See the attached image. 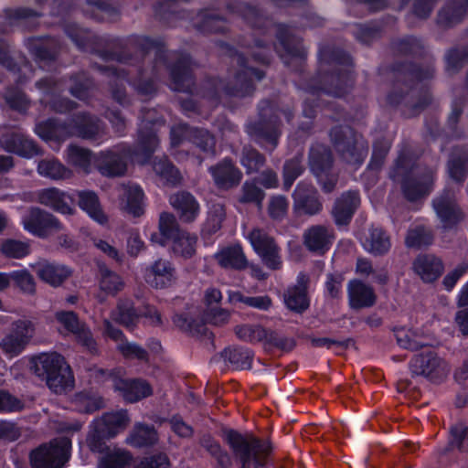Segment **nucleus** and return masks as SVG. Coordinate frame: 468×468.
I'll return each instance as SVG.
<instances>
[{
	"label": "nucleus",
	"mask_w": 468,
	"mask_h": 468,
	"mask_svg": "<svg viewBox=\"0 0 468 468\" xmlns=\"http://www.w3.org/2000/svg\"><path fill=\"white\" fill-rule=\"evenodd\" d=\"M113 387L125 400L130 402L137 401L152 393V388L148 383L140 379L116 378L113 380Z\"/></svg>",
	"instance_id": "obj_34"
},
{
	"label": "nucleus",
	"mask_w": 468,
	"mask_h": 468,
	"mask_svg": "<svg viewBox=\"0 0 468 468\" xmlns=\"http://www.w3.org/2000/svg\"><path fill=\"white\" fill-rule=\"evenodd\" d=\"M37 172L40 176L50 179H62L69 176V172L62 164L54 159H45L39 162Z\"/></svg>",
	"instance_id": "obj_53"
},
{
	"label": "nucleus",
	"mask_w": 468,
	"mask_h": 468,
	"mask_svg": "<svg viewBox=\"0 0 468 468\" xmlns=\"http://www.w3.org/2000/svg\"><path fill=\"white\" fill-rule=\"evenodd\" d=\"M391 45L393 51L400 55L420 54L423 49L422 42L413 37L395 40Z\"/></svg>",
	"instance_id": "obj_59"
},
{
	"label": "nucleus",
	"mask_w": 468,
	"mask_h": 468,
	"mask_svg": "<svg viewBox=\"0 0 468 468\" xmlns=\"http://www.w3.org/2000/svg\"><path fill=\"white\" fill-rule=\"evenodd\" d=\"M392 71L394 77L397 79L396 85L402 81L406 84L407 88H409L408 82L421 81L433 78L435 69L431 64L420 67L405 62L395 64L392 68ZM396 88L397 86H395V89Z\"/></svg>",
	"instance_id": "obj_27"
},
{
	"label": "nucleus",
	"mask_w": 468,
	"mask_h": 468,
	"mask_svg": "<svg viewBox=\"0 0 468 468\" xmlns=\"http://www.w3.org/2000/svg\"><path fill=\"white\" fill-rule=\"evenodd\" d=\"M395 337L398 345L405 349L417 351L425 346V344L419 340L416 334L406 328L397 329Z\"/></svg>",
	"instance_id": "obj_60"
},
{
	"label": "nucleus",
	"mask_w": 468,
	"mask_h": 468,
	"mask_svg": "<svg viewBox=\"0 0 468 468\" xmlns=\"http://www.w3.org/2000/svg\"><path fill=\"white\" fill-rule=\"evenodd\" d=\"M119 207L121 210L140 217L144 213V192L136 184L123 185L120 187Z\"/></svg>",
	"instance_id": "obj_26"
},
{
	"label": "nucleus",
	"mask_w": 468,
	"mask_h": 468,
	"mask_svg": "<svg viewBox=\"0 0 468 468\" xmlns=\"http://www.w3.org/2000/svg\"><path fill=\"white\" fill-rule=\"evenodd\" d=\"M292 198L295 213L312 217L323 210L320 195L312 184L299 182L292 193Z\"/></svg>",
	"instance_id": "obj_17"
},
{
	"label": "nucleus",
	"mask_w": 468,
	"mask_h": 468,
	"mask_svg": "<svg viewBox=\"0 0 468 468\" xmlns=\"http://www.w3.org/2000/svg\"><path fill=\"white\" fill-rule=\"evenodd\" d=\"M32 363L34 372L46 381L52 392L62 394L73 388L71 369L62 356L45 353L33 358Z\"/></svg>",
	"instance_id": "obj_7"
},
{
	"label": "nucleus",
	"mask_w": 468,
	"mask_h": 468,
	"mask_svg": "<svg viewBox=\"0 0 468 468\" xmlns=\"http://www.w3.org/2000/svg\"><path fill=\"white\" fill-rule=\"evenodd\" d=\"M130 419L124 410L104 414L93 420L87 438V443L91 452H101L104 450L105 439L114 437L125 429Z\"/></svg>",
	"instance_id": "obj_11"
},
{
	"label": "nucleus",
	"mask_w": 468,
	"mask_h": 468,
	"mask_svg": "<svg viewBox=\"0 0 468 468\" xmlns=\"http://www.w3.org/2000/svg\"><path fill=\"white\" fill-rule=\"evenodd\" d=\"M172 277L171 268L164 261H158L152 268L148 275V282L156 288L165 286Z\"/></svg>",
	"instance_id": "obj_56"
},
{
	"label": "nucleus",
	"mask_w": 468,
	"mask_h": 468,
	"mask_svg": "<svg viewBox=\"0 0 468 468\" xmlns=\"http://www.w3.org/2000/svg\"><path fill=\"white\" fill-rule=\"evenodd\" d=\"M39 279L52 285H60L71 273L70 270L61 264L50 263L45 261L33 265Z\"/></svg>",
	"instance_id": "obj_36"
},
{
	"label": "nucleus",
	"mask_w": 468,
	"mask_h": 468,
	"mask_svg": "<svg viewBox=\"0 0 468 468\" xmlns=\"http://www.w3.org/2000/svg\"><path fill=\"white\" fill-rule=\"evenodd\" d=\"M221 356L228 361L234 369L248 370L250 369L254 354L246 347L230 346L221 352Z\"/></svg>",
	"instance_id": "obj_40"
},
{
	"label": "nucleus",
	"mask_w": 468,
	"mask_h": 468,
	"mask_svg": "<svg viewBox=\"0 0 468 468\" xmlns=\"http://www.w3.org/2000/svg\"><path fill=\"white\" fill-rule=\"evenodd\" d=\"M410 368L413 376H422L433 382L442 381L450 373L447 363L432 350L415 355Z\"/></svg>",
	"instance_id": "obj_14"
},
{
	"label": "nucleus",
	"mask_w": 468,
	"mask_h": 468,
	"mask_svg": "<svg viewBox=\"0 0 468 468\" xmlns=\"http://www.w3.org/2000/svg\"><path fill=\"white\" fill-rule=\"evenodd\" d=\"M308 278L305 274L300 273L297 284L288 288L284 293V303L291 311L303 314L309 308L310 302L307 295Z\"/></svg>",
	"instance_id": "obj_30"
},
{
	"label": "nucleus",
	"mask_w": 468,
	"mask_h": 468,
	"mask_svg": "<svg viewBox=\"0 0 468 468\" xmlns=\"http://www.w3.org/2000/svg\"><path fill=\"white\" fill-rule=\"evenodd\" d=\"M10 282L25 293L32 294L36 291V283L32 275L26 270H17L10 272Z\"/></svg>",
	"instance_id": "obj_63"
},
{
	"label": "nucleus",
	"mask_w": 468,
	"mask_h": 468,
	"mask_svg": "<svg viewBox=\"0 0 468 468\" xmlns=\"http://www.w3.org/2000/svg\"><path fill=\"white\" fill-rule=\"evenodd\" d=\"M112 319L126 327H130L137 322L139 314L133 310L132 303L125 300L119 302L116 310L112 314Z\"/></svg>",
	"instance_id": "obj_52"
},
{
	"label": "nucleus",
	"mask_w": 468,
	"mask_h": 468,
	"mask_svg": "<svg viewBox=\"0 0 468 468\" xmlns=\"http://www.w3.org/2000/svg\"><path fill=\"white\" fill-rule=\"evenodd\" d=\"M282 123L279 110L270 101H261L259 104V120L250 122L246 126V132L255 143L264 147L271 145V151L279 144L282 134Z\"/></svg>",
	"instance_id": "obj_9"
},
{
	"label": "nucleus",
	"mask_w": 468,
	"mask_h": 468,
	"mask_svg": "<svg viewBox=\"0 0 468 468\" xmlns=\"http://www.w3.org/2000/svg\"><path fill=\"white\" fill-rule=\"evenodd\" d=\"M128 152L123 148L101 152L98 156H92L87 149L70 145L67 153V162L77 171L90 173L92 165H96L101 175L119 176L124 175Z\"/></svg>",
	"instance_id": "obj_3"
},
{
	"label": "nucleus",
	"mask_w": 468,
	"mask_h": 468,
	"mask_svg": "<svg viewBox=\"0 0 468 468\" xmlns=\"http://www.w3.org/2000/svg\"><path fill=\"white\" fill-rule=\"evenodd\" d=\"M265 196V192L255 182L247 180L242 184L237 200L240 204H253L261 208Z\"/></svg>",
	"instance_id": "obj_47"
},
{
	"label": "nucleus",
	"mask_w": 468,
	"mask_h": 468,
	"mask_svg": "<svg viewBox=\"0 0 468 468\" xmlns=\"http://www.w3.org/2000/svg\"><path fill=\"white\" fill-rule=\"evenodd\" d=\"M228 9L231 13H237L255 34L264 37L263 39H254L253 45H244L250 49L254 48L261 49L259 52H250L256 62L266 65L270 63L268 45L271 39L270 31L273 27H276V37L285 52L294 58H304L305 50L303 47L300 40L293 37L288 26L284 24L275 25L271 17L264 16L256 6L249 4L240 3L235 6L228 5Z\"/></svg>",
	"instance_id": "obj_2"
},
{
	"label": "nucleus",
	"mask_w": 468,
	"mask_h": 468,
	"mask_svg": "<svg viewBox=\"0 0 468 468\" xmlns=\"http://www.w3.org/2000/svg\"><path fill=\"white\" fill-rule=\"evenodd\" d=\"M410 160L405 154L399 155L394 168L390 173L393 180L403 176L402 193L410 202L416 201L431 191L435 170L420 164L410 165Z\"/></svg>",
	"instance_id": "obj_4"
},
{
	"label": "nucleus",
	"mask_w": 468,
	"mask_h": 468,
	"mask_svg": "<svg viewBox=\"0 0 468 468\" xmlns=\"http://www.w3.org/2000/svg\"><path fill=\"white\" fill-rule=\"evenodd\" d=\"M214 186L223 191H229L239 186L243 178L241 170L230 157H225L208 168Z\"/></svg>",
	"instance_id": "obj_18"
},
{
	"label": "nucleus",
	"mask_w": 468,
	"mask_h": 468,
	"mask_svg": "<svg viewBox=\"0 0 468 468\" xmlns=\"http://www.w3.org/2000/svg\"><path fill=\"white\" fill-rule=\"evenodd\" d=\"M186 143H191L204 152L212 151L215 146V139L208 132L177 123V148Z\"/></svg>",
	"instance_id": "obj_24"
},
{
	"label": "nucleus",
	"mask_w": 468,
	"mask_h": 468,
	"mask_svg": "<svg viewBox=\"0 0 468 468\" xmlns=\"http://www.w3.org/2000/svg\"><path fill=\"white\" fill-rule=\"evenodd\" d=\"M218 46L224 54L231 58V65L239 67L234 75V83L228 84L224 88L226 93L236 97H245L252 94L254 86L251 77L254 76L257 80H261L265 77L264 71L248 67L245 58L230 45L219 42Z\"/></svg>",
	"instance_id": "obj_10"
},
{
	"label": "nucleus",
	"mask_w": 468,
	"mask_h": 468,
	"mask_svg": "<svg viewBox=\"0 0 468 468\" xmlns=\"http://www.w3.org/2000/svg\"><path fill=\"white\" fill-rule=\"evenodd\" d=\"M177 327L186 334L195 337H207L213 340L214 335L209 332L203 320L181 315L177 317Z\"/></svg>",
	"instance_id": "obj_45"
},
{
	"label": "nucleus",
	"mask_w": 468,
	"mask_h": 468,
	"mask_svg": "<svg viewBox=\"0 0 468 468\" xmlns=\"http://www.w3.org/2000/svg\"><path fill=\"white\" fill-rule=\"evenodd\" d=\"M57 321L68 331L74 334L78 341L89 351L96 350V343L89 328L81 324L77 315L70 311H59L56 313Z\"/></svg>",
	"instance_id": "obj_21"
},
{
	"label": "nucleus",
	"mask_w": 468,
	"mask_h": 468,
	"mask_svg": "<svg viewBox=\"0 0 468 468\" xmlns=\"http://www.w3.org/2000/svg\"><path fill=\"white\" fill-rule=\"evenodd\" d=\"M71 441L68 437L53 440L49 445H43L30 454L33 468H63L69 461Z\"/></svg>",
	"instance_id": "obj_12"
},
{
	"label": "nucleus",
	"mask_w": 468,
	"mask_h": 468,
	"mask_svg": "<svg viewBox=\"0 0 468 468\" xmlns=\"http://www.w3.org/2000/svg\"><path fill=\"white\" fill-rule=\"evenodd\" d=\"M308 164L314 176L331 171L334 165L331 149L322 144L312 145L308 154Z\"/></svg>",
	"instance_id": "obj_35"
},
{
	"label": "nucleus",
	"mask_w": 468,
	"mask_h": 468,
	"mask_svg": "<svg viewBox=\"0 0 468 468\" xmlns=\"http://www.w3.org/2000/svg\"><path fill=\"white\" fill-rule=\"evenodd\" d=\"M360 206L358 191L348 190L335 198L330 215L337 228L347 227Z\"/></svg>",
	"instance_id": "obj_20"
},
{
	"label": "nucleus",
	"mask_w": 468,
	"mask_h": 468,
	"mask_svg": "<svg viewBox=\"0 0 468 468\" xmlns=\"http://www.w3.org/2000/svg\"><path fill=\"white\" fill-rule=\"evenodd\" d=\"M36 133L46 142H60L67 137L75 135L84 139L96 140L103 132V127L97 118L79 113L72 122L64 125L54 121L37 124Z\"/></svg>",
	"instance_id": "obj_6"
},
{
	"label": "nucleus",
	"mask_w": 468,
	"mask_h": 468,
	"mask_svg": "<svg viewBox=\"0 0 468 468\" xmlns=\"http://www.w3.org/2000/svg\"><path fill=\"white\" fill-rule=\"evenodd\" d=\"M0 144L5 151L26 158H32L39 154L32 140L17 133H7L2 135Z\"/></svg>",
	"instance_id": "obj_33"
},
{
	"label": "nucleus",
	"mask_w": 468,
	"mask_h": 468,
	"mask_svg": "<svg viewBox=\"0 0 468 468\" xmlns=\"http://www.w3.org/2000/svg\"><path fill=\"white\" fill-rule=\"evenodd\" d=\"M37 201L63 215H71L74 211L73 197L55 187L39 190L37 194Z\"/></svg>",
	"instance_id": "obj_23"
},
{
	"label": "nucleus",
	"mask_w": 468,
	"mask_h": 468,
	"mask_svg": "<svg viewBox=\"0 0 468 468\" xmlns=\"http://www.w3.org/2000/svg\"><path fill=\"white\" fill-rule=\"evenodd\" d=\"M21 223L27 232L46 237L52 230H58L61 225L57 218L38 207H31L23 216Z\"/></svg>",
	"instance_id": "obj_19"
},
{
	"label": "nucleus",
	"mask_w": 468,
	"mask_h": 468,
	"mask_svg": "<svg viewBox=\"0 0 468 468\" xmlns=\"http://www.w3.org/2000/svg\"><path fill=\"white\" fill-rule=\"evenodd\" d=\"M199 65L186 52L177 53V93L197 94L194 71Z\"/></svg>",
	"instance_id": "obj_22"
},
{
	"label": "nucleus",
	"mask_w": 468,
	"mask_h": 468,
	"mask_svg": "<svg viewBox=\"0 0 468 468\" xmlns=\"http://www.w3.org/2000/svg\"><path fill=\"white\" fill-rule=\"evenodd\" d=\"M329 137L335 152L345 163L360 165L367 156V142L352 127L335 126L330 130Z\"/></svg>",
	"instance_id": "obj_8"
},
{
	"label": "nucleus",
	"mask_w": 468,
	"mask_h": 468,
	"mask_svg": "<svg viewBox=\"0 0 468 468\" xmlns=\"http://www.w3.org/2000/svg\"><path fill=\"white\" fill-rule=\"evenodd\" d=\"M324 62L334 66L335 72L323 75L321 85L311 87L312 92L322 91L335 97L344 96L353 87L355 81L351 57L341 49L324 50L322 66Z\"/></svg>",
	"instance_id": "obj_5"
},
{
	"label": "nucleus",
	"mask_w": 468,
	"mask_h": 468,
	"mask_svg": "<svg viewBox=\"0 0 468 468\" xmlns=\"http://www.w3.org/2000/svg\"><path fill=\"white\" fill-rule=\"evenodd\" d=\"M234 333L240 341L256 344L263 342L266 328L260 324H244L235 326Z\"/></svg>",
	"instance_id": "obj_51"
},
{
	"label": "nucleus",
	"mask_w": 468,
	"mask_h": 468,
	"mask_svg": "<svg viewBox=\"0 0 468 468\" xmlns=\"http://www.w3.org/2000/svg\"><path fill=\"white\" fill-rule=\"evenodd\" d=\"M289 208V202L286 197L282 195H277L271 197L268 204V214L273 220H282Z\"/></svg>",
	"instance_id": "obj_61"
},
{
	"label": "nucleus",
	"mask_w": 468,
	"mask_h": 468,
	"mask_svg": "<svg viewBox=\"0 0 468 468\" xmlns=\"http://www.w3.org/2000/svg\"><path fill=\"white\" fill-rule=\"evenodd\" d=\"M199 213L200 205L190 192H177V221L190 224L197 218Z\"/></svg>",
	"instance_id": "obj_39"
},
{
	"label": "nucleus",
	"mask_w": 468,
	"mask_h": 468,
	"mask_svg": "<svg viewBox=\"0 0 468 468\" xmlns=\"http://www.w3.org/2000/svg\"><path fill=\"white\" fill-rule=\"evenodd\" d=\"M433 242L432 230L420 225L408 230L405 244L408 248L420 249Z\"/></svg>",
	"instance_id": "obj_49"
},
{
	"label": "nucleus",
	"mask_w": 468,
	"mask_h": 468,
	"mask_svg": "<svg viewBox=\"0 0 468 468\" xmlns=\"http://www.w3.org/2000/svg\"><path fill=\"white\" fill-rule=\"evenodd\" d=\"M214 258L218 264L225 270L244 271L249 267V261L240 244H233L221 248Z\"/></svg>",
	"instance_id": "obj_28"
},
{
	"label": "nucleus",
	"mask_w": 468,
	"mask_h": 468,
	"mask_svg": "<svg viewBox=\"0 0 468 468\" xmlns=\"http://www.w3.org/2000/svg\"><path fill=\"white\" fill-rule=\"evenodd\" d=\"M363 247L374 256H383L390 250L391 239L382 228H371L363 242Z\"/></svg>",
	"instance_id": "obj_38"
},
{
	"label": "nucleus",
	"mask_w": 468,
	"mask_h": 468,
	"mask_svg": "<svg viewBox=\"0 0 468 468\" xmlns=\"http://www.w3.org/2000/svg\"><path fill=\"white\" fill-rule=\"evenodd\" d=\"M347 296L350 308L355 310L371 307L377 302L374 288L357 279L348 282Z\"/></svg>",
	"instance_id": "obj_25"
},
{
	"label": "nucleus",
	"mask_w": 468,
	"mask_h": 468,
	"mask_svg": "<svg viewBox=\"0 0 468 468\" xmlns=\"http://www.w3.org/2000/svg\"><path fill=\"white\" fill-rule=\"evenodd\" d=\"M239 163L247 175L258 173L266 164V157L251 145H244L239 155Z\"/></svg>",
	"instance_id": "obj_42"
},
{
	"label": "nucleus",
	"mask_w": 468,
	"mask_h": 468,
	"mask_svg": "<svg viewBox=\"0 0 468 468\" xmlns=\"http://www.w3.org/2000/svg\"><path fill=\"white\" fill-rule=\"evenodd\" d=\"M304 170L303 154L302 153L287 159L282 166L283 188L289 190Z\"/></svg>",
	"instance_id": "obj_44"
},
{
	"label": "nucleus",
	"mask_w": 468,
	"mask_h": 468,
	"mask_svg": "<svg viewBox=\"0 0 468 468\" xmlns=\"http://www.w3.org/2000/svg\"><path fill=\"white\" fill-rule=\"evenodd\" d=\"M432 207L443 231L458 230L466 218V213L450 190H444L433 198Z\"/></svg>",
	"instance_id": "obj_13"
},
{
	"label": "nucleus",
	"mask_w": 468,
	"mask_h": 468,
	"mask_svg": "<svg viewBox=\"0 0 468 468\" xmlns=\"http://www.w3.org/2000/svg\"><path fill=\"white\" fill-rule=\"evenodd\" d=\"M412 268L424 282H432L442 274L444 265L439 257L422 254L414 260Z\"/></svg>",
	"instance_id": "obj_32"
},
{
	"label": "nucleus",
	"mask_w": 468,
	"mask_h": 468,
	"mask_svg": "<svg viewBox=\"0 0 468 468\" xmlns=\"http://www.w3.org/2000/svg\"><path fill=\"white\" fill-rule=\"evenodd\" d=\"M446 70L456 73L468 64V47L451 48L445 56Z\"/></svg>",
	"instance_id": "obj_55"
},
{
	"label": "nucleus",
	"mask_w": 468,
	"mask_h": 468,
	"mask_svg": "<svg viewBox=\"0 0 468 468\" xmlns=\"http://www.w3.org/2000/svg\"><path fill=\"white\" fill-rule=\"evenodd\" d=\"M194 26L202 34H225L229 30L227 20L208 9L197 14Z\"/></svg>",
	"instance_id": "obj_37"
},
{
	"label": "nucleus",
	"mask_w": 468,
	"mask_h": 468,
	"mask_svg": "<svg viewBox=\"0 0 468 468\" xmlns=\"http://www.w3.org/2000/svg\"><path fill=\"white\" fill-rule=\"evenodd\" d=\"M130 454L123 450L114 449L100 462L99 468H128Z\"/></svg>",
	"instance_id": "obj_58"
},
{
	"label": "nucleus",
	"mask_w": 468,
	"mask_h": 468,
	"mask_svg": "<svg viewBox=\"0 0 468 468\" xmlns=\"http://www.w3.org/2000/svg\"><path fill=\"white\" fill-rule=\"evenodd\" d=\"M335 229L328 225L315 224L308 227L303 233V244L311 253L323 256L334 244Z\"/></svg>",
	"instance_id": "obj_16"
},
{
	"label": "nucleus",
	"mask_w": 468,
	"mask_h": 468,
	"mask_svg": "<svg viewBox=\"0 0 468 468\" xmlns=\"http://www.w3.org/2000/svg\"><path fill=\"white\" fill-rule=\"evenodd\" d=\"M157 441V435L154 428L137 423L126 438V442L136 448L154 444Z\"/></svg>",
	"instance_id": "obj_43"
},
{
	"label": "nucleus",
	"mask_w": 468,
	"mask_h": 468,
	"mask_svg": "<svg viewBox=\"0 0 468 468\" xmlns=\"http://www.w3.org/2000/svg\"><path fill=\"white\" fill-rule=\"evenodd\" d=\"M176 229V219L174 215L169 213H163L160 216L158 232L151 236V240L154 243L162 246L166 245L170 240H174Z\"/></svg>",
	"instance_id": "obj_46"
},
{
	"label": "nucleus",
	"mask_w": 468,
	"mask_h": 468,
	"mask_svg": "<svg viewBox=\"0 0 468 468\" xmlns=\"http://www.w3.org/2000/svg\"><path fill=\"white\" fill-rule=\"evenodd\" d=\"M225 219V205L221 203L211 204L202 231L209 236L217 233L222 228V223L224 222Z\"/></svg>",
	"instance_id": "obj_48"
},
{
	"label": "nucleus",
	"mask_w": 468,
	"mask_h": 468,
	"mask_svg": "<svg viewBox=\"0 0 468 468\" xmlns=\"http://www.w3.org/2000/svg\"><path fill=\"white\" fill-rule=\"evenodd\" d=\"M79 207L85 211L90 218L99 224L107 222V216L104 214L99 198L94 192L81 191L78 194Z\"/></svg>",
	"instance_id": "obj_41"
},
{
	"label": "nucleus",
	"mask_w": 468,
	"mask_h": 468,
	"mask_svg": "<svg viewBox=\"0 0 468 468\" xmlns=\"http://www.w3.org/2000/svg\"><path fill=\"white\" fill-rule=\"evenodd\" d=\"M224 440L231 451L232 456L210 435L200 439V445L215 459L214 468H231L233 460L239 468H264L271 446L251 432L241 433L229 429L224 431Z\"/></svg>",
	"instance_id": "obj_1"
},
{
	"label": "nucleus",
	"mask_w": 468,
	"mask_h": 468,
	"mask_svg": "<svg viewBox=\"0 0 468 468\" xmlns=\"http://www.w3.org/2000/svg\"><path fill=\"white\" fill-rule=\"evenodd\" d=\"M0 250L6 257L20 259L29 253V247L24 241L6 239L2 243Z\"/></svg>",
	"instance_id": "obj_62"
},
{
	"label": "nucleus",
	"mask_w": 468,
	"mask_h": 468,
	"mask_svg": "<svg viewBox=\"0 0 468 468\" xmlns=\"http://www.w3.org/2000/svg\"><path fill=\"white\" fill-rule=\"evenodd\" d=\"M449 177L463 185L468 176V145L454 146L447 162Z\"/></svg>",
	"instance_id": "obj_29"
},
{
	"label": "nucleus",
	"mask_w": 468,
	"mask_h": 468,
	"mask_svg": "<svg viewBox=\"0 0 468 468\" xmlns=\"http://www.w3.org/2000/svg\"><path fill=\"white\" fill-rule=\"evenodd\" d=\"M247 239L266 267L271 270L282 268L281 249L273 237L262 229L254 228L248 233Z\"/></svg>",
	"instance_id": "obj_15"
},
{
	"label": "nucleus",
	"mask_w": 468,
	"mask_h": 468,
	"mask_svg": "<svg viewBox=\"0 0 468 468\" xmlns=\"http://www.w3.org/2000/svg\"><path fill=\"white\" fill-rule=\"evenodd\" d=\"M99 287L108 295H114L123 288L122 278L106 267H101L99 271Z\"/></svg>",
	"instance_id": "obj_50"
},
{
	"label": "nucleus",
	"mask_w": 468,
	"mask_h": 468,
	"mask_svg": "<svg viewBox=\"0 0 468 468\" xmlns=\"http://www.w3.org/2000/svg\"><path fill=\"white\" fill-rule=\"evenodd\" d=\"M468 16V0H447L437 15V24L448 28Z\"/></svg>",
	"instance_id": "obj_31"
},
{
	"label": "nucleus",
	"mask_w": 468,
	"mask_h": 468,
	"mask_svg": "<svg viewBox=\"0 0 468 468\" xmlns=\"http://www.w3.org/2000/svg\"><path fill=\"white\" fill-rule=\"evenodd\" d=\"M75 409L80 412L92 413L103 407L104 403L100 396L94 394L80 393L73 399Z\"/></svg>",
	"instance_id": "obj_54"
},
{
	"label": "nucleus",
	"mask_w": 468,
	"mask_h": 468,
	"mask_svg": "<svg viewBox=\"0 0 468 468\" xmlns=\"http://www.w3.org/2000/svg\"><path fill=\"white\" fill-rule=\"evenodd\" d=\"M26 345L13 333L7 334L0 341V349L2 352L8 356L13 358L18 356L25 349Z\"/></svg>",
	"instance_id": "obj_64"
},
{
	"label": "nucleus",
	"mask_w": 468,
	"mask_h": 468,
	"mask_svg": "<svg viewBox=\"0 0 468 468\" xmlns=\"http://www.w3.org/2000/svg\"><path fill=\"white\" fill-rule=\"evenodd\" d=\"M197 236L177 227V252L184 258H191L197 250Z\"/></svg>",
	"instance_id": "obj_57"
}]
</instances>
